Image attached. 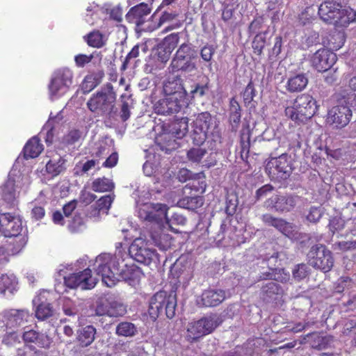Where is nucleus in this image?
Listing matches in <instances>:
<instances>
[{"instance_id": "43", "label": "nucleus", "mask_w": 356, "mask_h": 356, "mask_svg": "<svg viewBox=\"0 0 356 356\" xmlns=\"http://www.w3.org/2000/svg\"><path fill=\"white\" fill-rule=\"evenodd\" d=\"M210 133L204 131L198 127L193 126L191 133V138L194 145H202L206 141L208 135Z\"/></svg>"}, {"instance_id": "9", "label": "nucleus", "mask_w": 356, "mask_h": 356, "mask_svg": "<svg viewBox=\"0 0 356 356\" xmlns=\"http://www.w3.org/2000/svg\"><path fill=\"white\" fill-rule=\"evenodd\" d=\"M129 254L136 261L145 265L159 261L155 250L150 248L147 243L141 238H136L133 241L129 248Z\"/></svg>"}, {"instance_id": "7", "label": "nucleus", "mask_w": 356, "mask_h": 356, "mask_svg": "<svg viewBox=\"0 0 356 356\" xmlns=\"http://www.w3.org/2000/svg\"><path fill=\"white\" fill-rule=\"evenodd\" d=\"M72 269L71 265H60L58 269L60 275H63L65 285L71 289H90L96 285L97 279L91 275V270L86 268L82 272L74 273L68 276L64 275V268Z\"/></svg>"}, {"instance_id": "34", "label": "nucleus", "mask_w": 356, "mask_h": 356, "mask_svg": "<svg viewBox=\"0 0 356 356\" xmlns=\"http://www.w3.org/2000/svg\"><path fill=\"white\" fill-rule=\"evenodd\" d=\"M193 126L211 134H213L214 130L216 128V125L213 123L210 113L208 112L199 113L194 121Z\"/></svg>"}, {"instance_id": "21", "label": "nucleus", "mask_w": 356, "mask_h": 356, "mask_svg": "<svg viewBox=\"0 0 356 356\" xmlns=\"http://www.w3.org/2000/svg\"><path fill=\"white\" fill-rule=\"evenodd\" d=\"M47 291H42L37 295L33 300L35 307V316L39 320H45L52 316L54 310L51 304L47 301Z\"/></svg>"}, {"instance_id": "8", "label": "nucleus", "mask_w": 356, "mask_h": 356, "mask_svg": "<svg viewBox=\"0 0 356 356\" xmlns=\"http://www.w3.org/2000/svg\"><path fill=\"white\" fill-rule=\"evenodd\" d=\"M30 177L28 175H17L15 170L9 174V178L1 189L3 200L8 202H13L17 197V194L20 191H26L30 184Z\"/></svg>"}, {"instance_id": "20", "label": "nucleus", "mask_w": 356, "mask_h": 356, "mask_svg": "<svg viewBox=\"0 0 356 356\" xmlns=\"http://www.w3.org/2000/svg\"><path fill=\"white\" fill-rule=\"evenodd\" d=\"M296 204V197L279 195H273L265 202L266 208L275 209L277 211H289L295 207Z\"/></svg>"}, {"instance_id": "3", "label": "nucleus", "mask_w": 356, "mask_h": 356, "mask_svg": "<svg viewBox=\"0 0 356 356\" xmlns=\"http://www.w3.org/2000/svg\"><path fill=\"white\" fill-rule=\"evenodd\" d=\"M175 296L168 295L165 291H159L150 299L148 312L150 318L155 321L159 315L165 312L166 316L172 318L175 314Z\"/></svg>"}, {"instance_id": "45", "label": "nucleus", "mask_w": 356, "mask_h": 356, "mask_svg": "<svg viewBox=\"0 0 356 356\" xmlns=\"http://www.w3.org/2000/svg\"><path fill=\"white\" fill-rule=\"evenodd\" d=\"M179 207L188 209H194L202 205V199L199 197H188L178 202Z\"/></svg>"}, {"instance_id": "17", "label": "nucleus", "mask_w": 356, "mask_h": 356, "mask_svg": "<svg viewBox=\"0 0 356 356\" xmlns=\"http://www.w3.org/2000/svg\"><path fill=\"white\" fill-rule=\"evenodd\" d=\"M150 12L151 8L147 3H141L131 8L127 14L126 18L129 22L136 24L138 29L144 31L143 29L149 26L144 25Z\"/></svg>"}, {"instance_id": "51", "label": "nucleus", "mask_w": 356, "mask_h": 356, "mask_svg": "<svg viewBox=\"0 0 356 356\" xmlns=\"http://www.w3.org/2000/svg\"><path fill=\"white\" fill-rule=\"evenodd\" d=\"M289 274L283 269H275L272 273H268L266 278L273 279L280 282H285L289 279Z\"/></svg>"}, {"instance_id": "60", "label": "nucleus", "mask_w": 356, "mask_h": 356, "mask_svg": "<svg viewBox=\"0 0 356 356\" xmlns=\"http://www.w3.org/2000/svg\"><path fill=\"white\" fill-rule=\"evenodd\" d=\"M215 53V49L211 45H206L202 48L200 51V56L202 58L206 61L209 62Z\"/></svg>"}, {"instance_id": "30", "label": "nucleus", "mask_w": 356, "mask_h": 356, "mask_svg": "<svg viewBox=\"0 0 356 356\" xmlns=\"http://www.w3.org/2000/svg\"><path fill=\"white\" fill-rule=\"evenodd\" d=\"M356 21V11L350 7L340 8L337 17L334 21V25L346 27Z\"/></svg>"}, {"instance_id": "54", "label": "nucleus", "mask_w": 356, "mask_h": 356, "mask_svg": "<svg viewBox=\"0 0 356 356\" xmlns=\"http://www.w3.org/2000/svg\"><path fill=\"white\" fill-rule=\"evenodd\" d=\"M135 325L130 322H122L116 327V334H135Z\"/></svg>"}, {"instance_id": "19", "label": "nucleus", "mask_w": 356, "mask_h": 356, "mask_svg": "<svg viewBox=\"0 0 356 356\" xmlns=\"http://www.w3.org/2000/svg\"><path fill=\"white\" fill-rule=\"evenodd\" d=\"M298 112L305 120L311 118L316 112L317 106L315 99L308 94L298 96L294 101Z\"/></svg>"}, {"instance_id": "27", "label": "nucleus", "mask_w": 356, "mask_h": 356, "mask_svg": "<svg viewBox=\"0 0 356 356\" xmlns=\"http://www.w3.org/2000/svg\"><path fill=\"white\" fill-rule=\"evenodd\" d=\"M49 160L46 163V172L51 177H56L65 170L66 160L56 152H51L47 156Z\"/></svg>"}, {"instance_id": "47", "label": "nucleus", "mask_w": 356, "mask_h": 356, "mask_svg": "<svg viewBox=\"0 0 356 356\" xmlns=\"http://www.w3.org/2000/svg\"><path fill=\"white\" fill-rule=\"evenodd\" d=\"M87 42L88 45L96 48L102 47L104 44L103 36L99 31L92 32L88 34Z\"/></svg>"}, {"instance_id": "39", "label": "nucleus", "mask_w": 356, "mask_h": 356, "mask_svg": "<svg viewBox=\"0 0 356 356\" xmlns=\"http://www.w3.org/2000/svg\"><path fill=\"white\" fill-rule=\"evenodd\" d=\"M156 141L160 145L161 149L165 151V152H168L177 147L175 140L171 139V136L168 134H161L156 138Z\"/></svg>"}, {"instance_id": "5", "label": "nucleus", "mask_w": 356, "mask_h": 356, "mask_svg": "<svg viewBox=\"0 0 356 356\" xmlns=\"http://www.w3.org/2000/svg\"><path fill=\"white\" fill-rule=\"evenodd\" d=\"M266 172L272 180L280 181L288 178L292 172V163L287 154L271 157L266 161Z\"/></svg>"}, {"instance_id": "36", "label": "nucleus", "mask_w": 356, "mask_h": 356, "mask_svg": "<svg viewBox=\"0 0 356 356\" xmlns=\"http://www.w3.org/2000/svg\"><path fill=\"white\" fill-rule=\"evenodd\" d=\"M150 237L154 245L162 250H167L170 245V236L162 233L159 229L150 233Z\"/></svg>"}, {"instance_id": "57", "label": "nucleus", "mask_w": 356, "mask_h": 356, "mask_svg": "<svg viewBox=\"0 0 356 356\" xmlns=\"http://www.w3.org/2000/svg\"><path fill=\"white\" fill-rule=\"evenodd\" d=\"M52 120H53V119L51 117L50 118H49L48 121L47 122V123L44 124V126L43 127L42 131L40 134V136H42L44 134L43 132L44 131H47L45 141L48 144L52 143V140H53L54 126L51 124Z\"/></svg>"}, {"instance_id": "61", "label": "nucleus", "mask_w": 356, "mask_h": 356, "mask_svg": "<svg viewBox=\"0 0 356 356\" xmlns=\"http://www.w3.org/2000/svg\"><path fill=\"white\" fill-rule=\"evenodd\" d=\"M171 53L172 52L165 49L161 45H158L156 54L160 62L165 63L169 60Z\"/></svg>"}, {"instance_id": "4", "label": "nucleus", "mask_w": 356, "mask_h": 356, "mask_svg": "<svg viewBox=\"0 0 356 356\" xmlns=\"http://www.w3.org/2000/svg\"><path fill=\"white\" fill-rule=\"evenodd\" d=\"M73 76V72L67 67L56 70L48 86L49 98L56 100L64 95L72 84Z\"/></svg>"}, {"instance_id": "11", "label": "nucleus", "mask_w": 356, "mask_h": 356, "mask_svg": "<svg viewBox=\"0 0 356 356\" xmlns=\"http://www.w3.org/2000/svg\"><path fill=\"white\" fill-rule=\"evenodd\" d=\"M351 117L350 106L341 102L328 111L326 121L334 127L341 129L349 123Z\"/></svg>"}, {"instance_id": "24", "label": "nucleus", "mask_w": 356, "mask_h": 356, "mask_svg": "<svg viewBox=\"0 0 356 356\" xmlns=\"http://www.w3.org/2000/svg\"><path fill=\"white\" fill-rule=\"evenodd\" d=\"M1 316L6 321L5 325L7 329L12 330L17 325H21L24 323V320L29 317L28 310L21 309H10L5 311Z\"/></svg>"}, {"instance_id": "25", "label": "nucleus", "mask_w": 356, "mask_h": 356, "mask_svg": "<svg viewBox=\"0 0 356 356\" xmlns=\"http://www.w3.org/2000/svg\"><path fill=\"white\" fill-rule=\"evenodd\" d=\"M225 298L226 293L224 290L209 289L202 292L198 303L205 307H216L222 302Z\"/></svg>"}, {"instance_id": "18", "label": "nucleus", "mask_w": 356, "mask_h": 356, "mask_svg": "<svg viewBox=\"0 0 356 356\" xmlns=\"http://www.w3.org/2000/svg\"><path fill=\"white\" fill-rule=\"evenodd\" d=\"M178 13L164 12L159 17V21L154 22L153 24L148 26L147 28L143 29L145 31H153L159 29L163 25L168 24V25L162 31L163 33H165L172 30L178 29L181 26V23L177 19Z\"/></svg>"}, {"instance_id": "6", "label": "nucleus", "mask_w": 356, "mask_h": 356, "mask_svg": "<svg viewBox=\"0 0 356 356\" xmlns=\"http://www.w3.org/2000/svg\"><path fill=\"white\" fill-rule=\"evenodd\" d=\"M307 259L310 266L324 273L329 272L334 265L331 251L323 244L313 245L307 254Z\"/></svg>"}, {"instance_id": "13", "label": "nucleus", "mask_w": 356, "mask_h": 356, "mask_svg": "<svg viewBox=\"0 0 356 356\" xmlns=\"http://www.w3.org/2000/svg\"><path fill=\"white\" fill-rule=\"evenodd\" d=\"M263 222L269 226H273L281 233L292 240H298L300 233L298 227L293 224L286 222L282 218H277L270 214H264L262 216Z\"/></svg>"}, {"instance_id": "12", "label": "nucleus", "mask_w": 356, "mask_h": 356, "mask_svg": "<svg viewBox=\"0 0 356 356\" xmlns=\"http://www.w3.org/2000/svg\"><path fill=\"white\" fill-rule=\"evenodd\" d=\"M187 104V99L168 96L158 101L154 106L155 112L161 115H171L179 112Z\"/></svg>"}, {"instance_id": "58", "label": "nucleus", "mask_w": 356, "mask_h": 356, "mask_svg": "<svg viewBox=\"0 0 356 356\" xmlns=\"http://www.w3.org/2000/svg\"><path fill=\"white\" fill-rule=\"evenodd\" d=\"M255 96V90L252 83L250 81L243 92V98L245 104L250 103Z\"/></svg>"}, {"instance_id": "55", "label": "nucleus", "mask_w": 356, "mask_h": 356, "mask_svg": "<svg viewBox=\"0 0 356 356\" xmlns=\"http://www.w3.org/2000/svg\"><path fill=\"white\" fill-rule=\"evenodd\" d=\"M285 115L294 121L302 122L305 120L302 115L298 112V108L296 107L294 103L293 104V106H287L286 108Z\"/></svg>"}, {"instance_id": "44", "label": "nucleus", "mask_w": 356, "mask_h": 356, "mask_svg": "<svg viewBox=\"0 0 356 356\" xmlns=\"http://www.w3.org/2000/svg\"><path fill=\"white\" fill-rule=\"evenodd\" d=\"M307 337H311V346L315 349H323L330 342V336L322 335H307Z\"/></svg>"}, {"instance_id": "2", "label": "nucleus", "mask_w": 356, "mask_h": 356, "mask_svg": "<svg viewBox=\"0 0 356 356\" xmlns=\"http://www.w3.org/2000/svg\"><path fill=\"white\" fill-rule=\"evenodd\" d=\"M116 94L111 83H108L93 94L87 102L88 108L98 115H109L114 106Z\"/></svg>"}, {"instance_id": "59", "label": "nucleus", "mask_w": 356, "mask_h": 356, "mask_svg": "<svg viewBox=\"0 0 356 356\" xmlns=\"http://www.w3.org/2000/svg\"><path fill=\"white\" fill-rule=\"evenodd\" d=\"M322 216L321 208L312 207L310 208L307 219L312 222H316Z\"/></svg>"}, {"instance_id": "40", "label": "nucleus", "mask_w": 356, "mask_h": 356, "mask_svg": "<svg viewBox=\"0 0 356 356\" xmlns=\"http://www.w3.org/2000/svg\"><path fill=\"white\" fill-rule=\"evenodd\" d=\"M91 187L94 191L102 193L111 191L113 188V184L110 179L103 177L93 181Z\"/></svg>"}, {"instance_id": "35", "label": "nucleus", "mask_w": 356, "mask_h": 356, "mask_svg": "<svg viewBox=\"0 0 356 356\" xmlns=\"http://www.w3.org/2000/svg\"><path fill=\"white\" fill-rule=\"evenodd\" d=\"M188 129V119L187 118H181L177 120L172 125L171 134L177 138H183Z\"/></svg>"}, {"instance_id": "37", "label": "nucleus", "mask_w": 356, "mask_h": 356, "mask_svg": "<svg viewBox=\"0 0 356 356\" xmlns=\"http://www.w3.org/2000/svg\"><path fill=\"white\" fill-rule=\"evenodd\" d=\"M230 123L233 130H236L241 120V107L238 102L232 98L230 100Z\"/></svg>"}, {"instance_id": "33", "label": "nucleus", "mask_w": 356, "mask_h": 356, "mask_svg": "<svg viewBox=\"0 0 356 356\" xmlns=\"http://www.w3.org/2000/svg\"><path fill=\"white\" fill-rule=\"evenodd\" d=\"M308 83L305 74H298L291 76L286 83V89L291 92H298L304 90Z\"/></svg>"}, {"instance_id": "31", "label": "nucleus", "mask_w": 356, "mask_h": 356, "mask_svg": "<svg viewBox=\"0 0 356 356\" xmlns=\"http://www.w3.org/2000/svg\"><path fill=\"white\" fill-rule=\"evenodd\" d=\"M113 200V198L109 195L99 198L95 204L91 207V211L89 213L90 217L96 218L101 213L107 214Z\"/></svg>"}, {"instance_id": "29", "label": "nucleus", "mask_w": 356, "mask_h": 356, "mask_svg": "<svg viewBox=\"0 0 356 356\" xmlns=\"http://www.w3.org/2000/svg\"><path fill=\"white\" fill-rule=\"evenodd\" d=\"M18 280L13 274H2L0 276V294L6 296L8 293L13 296L18 291Z\"/></svg>"}, {"instance_id": "22", "label": "nucleus", "mask_w": 356, "mask_h": 356, "mask_svg": "<svg viewBox=\"0 0 356 356\" xmlns=\"http://www.w3.org/2000/svg\"><path fill=\"white\" fill-rule=\"evenodd\" d=\"M125 312V305L115 300H106L98 304L96 308V314L99 316H122Z\"/></svg>"}, {"instance_id": "62", "label": "nucleus", "mask_w": 356, "mask_h": 356, "mask_svg": "<svg viewBox=\"0 0 356 356\" xmlns=\"http://www.w3.org/2000/svg\"><path fill=\"white\" fill-rule=\"evenodd\" d=\"M92 55L78 54L74 57V61L77 67H83L92 60Z\"/></svg>"}, {"instance_id": "48", "label": "nucleus", "mask_w": 356, "mask_h": 356, "mask_svg": "<svg viewBox=\"0 0 356 356\" xmlns=\"http://www.w3.org/2000/svg\"><path fill=\"white\" fill-rule=\"evenodd\" d=\"M98 162L96 160L91 159L86 161L85 163L79 162L76 165L74 170H76V174H83L86 173L91 169L95 168L96 165Z\"/></svg>"}, {"instance_id": "1", "label": "nucleus", "mask_w": 356, "mask_h": 356, "mask_svg": "<svg viewBox=\"0 0 356 356\" xmlns=\"http://www.w3.org/2000/svg\"><path fill=\"white\" fill-rule=\"evenodd\" d=\"M93 268L108 287L115 286L120 280H124L130 285L135 284L142 274L137 266L129 265L119 254L114 256L106 253L99 254L95 259Z\"/></svg>"}, {"instance_id": "14", "label": "nucleus", "mask_w": 356, "mask_h": 356, "mask_svg": "<svg viewBox=\"0 0 356 356\" xmlns=\"http://www.w3.org/2000/svg\"><path fill=\"white\" fill-rule=\"evenodd\" d=\"M22 229V220L19 216L10 213H3L0 216V232L5 237L17 236Z\"/></svg>"}, {"instance_id": "42", "label": "nucleus", "mask_w": 356, "mask_h": 356, "mask_svg": "<svg viewBox=\"0 0 356 356\" xmlns=\"http://www.w3.org/2000/svg\"><path fill=\"white\" fill-rule=\"evenodd\" d=\"M179 40V35L178 33H174L166 36L163 41L159 44L165 49L172 52L177 47Z\"/></svg>"}, {"instance_id": "26", "label": "nucleus", "mask_w": 356, "mask_h": 356, "mask_svg": "<svg viewBox=\"0 0 356 356\" xmlns=\"http://www.w3.org/2000/svg\"><path fill=\"white\" fill-rule=\"evenodd\" d=\"M342 6L332 1H325L321 3L318 8V14L321 18L325 22L334 24L340 8Z\"/></svg>"}, {"instance_id": "56", "label": "nucleus", "mask_w": 356, "mask_h": 356, "mask_svg": "<svg viewBox=\"0 0 356 356\" xmlns=\"http://www.w3.org/2000/svg\"><path fill=\"white\" fill-rule=\"evenodd\" d=\"M84 225V220L80 215H75L68 224V228L71 232H75L81 230Z\"/></svg>"}, {"instance_id": "16", "label": "nucleus", "mask_w": 356, "mask_h": 356, "mask_svg": "<svg viewBox=\"0 0 356 356\" xmlns=\"http://www.w3.org/2000/svg\"><path fill=\"white\" fill-rule=\"evenodd\" d=\"M337 55L327 49H321L312 58L313 67L318 72L329 70L336 62Z\"/></svg>"}, {"instance_id": "64", "label": "nucleus", "mask_w": 356, "mask_h": 356, "mask_svg": "<svg viewBox=\"0 0 356 356\" xmlns=\"http://www.w3.org/2000/svg\"><path fill=\"white\" fill-rule=\"evenodd\" d=\"M139 49H140V45L136 44L132 48L131 51L127 54V56H126L125 60L123 63V65H122V67L124 69L126 68V66L128 65V63L130 62V60L131 59L136 58L138 56Z\"/></svg>"}, {"instance_id": "46", "label": "nucleus", "mask_w": 356, "mask_h": 356, "mask_svg": "<svg viewBox=\"0 0 356 356\" xmlns=\"http://www.w3.org/2000/svg\"><path fill=\"white\" fill-rule=\"evenodd\" d=\"M81 131L76 129H72L63 136L62 142L67 145H73L79 140V139L81 138Z\"/></svg>"}, {"instance_id": "10", "label": "nucleus", "mask_w": 356, "mask_h": 356, "mask_svg": "<svg viewBox=\"0 0 356 356\" xmlns=\"http://www.w3.org/2000/svg\"><path fill=\"white\" fill-rule=\"evenodd\" d=\"M167 205L161 203L147 202L138 208V216L140 218L149 222H155L159 224L163 220L168 221Z\"/></svg>"}, {"instance_id": "63", "label": "nucleus", "mask_w": 356, "mask_h": 356, "mask_svg": "<svg viewBox=\"0 0 356 356\" xmlns=\"http://www.w3.org/2000/svg\"><path fill=\"white\" fill-rule=\"evenodd\" d=\"M95 340V335H77L76 342L81 347L89 346Z\"/></svg>"}, {"instance_id": "23", "label": "nucleus", "mask_w": 356, "mask_h": 356, "mask_svg": "<svg viewBox=\"0 0 356 356\" xmlns=\"http://www.w3.org/2000/svg\"><path fill=\"white\" fill-rule=\"evenodd\" d=\"M163 91L166 95L186 99V92L179 76H169L164 83Z\"/></svg>"}, {"instance_id": "32", "label": "nucleus", "mask_w": 356, "mask_h": 356, "mask_svg": "<svg viewBox=\"0 0 356 356\" xmlns=\"http://www.w3.org/2000/svg\"><path fill=\"white\" fill-rule=\"evenodd\" d=\"M43 145L40 143L38 136L31 138L24 147V155L26 159H34L42 152Z\"/></svg>"}, {"instance_id": "41", "label": "nucleus", "mask_w": 356, "mask_h": 356, "mask_svg": "<svg viewBox=\"0 0 356 356\" xmlns=\"http://www.w3.org/2000/svg\"><path fill=\"white\" fill-rule=\"evenodd\" d=\"M207 154L208 152L204 148L194 147L188 151L187 157L193 163H200Z\"/></svg>"}, {"instance_id": "50", "label": "nucleus", "mask_w": 356, "mask_h": 356, "mask_svg": "<svg viewBox=\"0 0 356 356\" xmlns=\"http://www.w3.org/2000/svg\"><path fill=\"white\" fill-rule=\"evenodd\" d=\"M262 292L269 298H271L273 295L280 294L282 292V289L277 283L270 282L262 286Z\"/></svg>"}, {"instance_id": "28", "label": "nucleus", "mask_w": 356, "mask_h": 356, "mask_svg": "<svg viewBox=\"0 0 356 356\" xmlns=\"http://www.w3.org/2000/svg\"><path fill=\"white\" fill-rule=\"evenodd\" d=\"M196 57V52L191 44H181L177 50L170 65V67H179V64L188 60H193Z\"/></svg>"}, {"instance_id": "53", "label": "nucleus", "mask_w": 356, "mask_h": 356, "mask_svg": "<svg viewBox=\"0 0 356 356\" xmlns=\"http://www.w3.org/2000/svg\"><path fill=\"white\" fill-rule=\"evenodd\" d=\"M309 274V268L305 264H298L293 270V276L297 280L305 278Z\"/></svg>"}, {"instance_id": "49", "label": "nucleus", "mask_w": 356, "mask_h": 356, "mask_svg": "<svg viewBox=\"0 0 356 356\" xmlns=\"http://www.w3.org/2000/svg\"><path fill=\"white\" fill-rule=\"evenodd\" d=\"M172 72L181 70L183 72L190 73L197 70V65L193 60H188L179 64V67L173 66L170 67Z\"/></svg>"}, {"instance_id": "52", "label": "nucleus", "mask_w": 356, "mask_h": 356, "mask_svg": "<svg viewBox=\"0 0 356 356\" xmlns=\"http://www.w3.org/2000/svg\"><path fill=\"white\" fill-rule=\"evenodd\" d=\"M266 40L264 34L257 35L252 42V48L254 52L257 55H260L265 47Z\"/></svg>"}, {"instance_id": "38", "label": "nucleus", "mask_w": 356, "mask_h": 356, "mask_svg": "<svg viewBox=\"0 0 356 356\" xmlns=\"http://www.w3.org/2000/svg\"><path fill=\"white\" fill-rule=\"evenodd\" d=\"M24 343H34L41 348H49L51 343V339L49 335H22Z\"/></svg>"}, {"instance_id": "15", "label": "nucleus", "mask_w": 356, "mask_h": 356, "mask_svg": "<svg viewBox=\"0 0 356 356\" xmlns=\"http://www.w3.org/2000/svg\"><path fill=\"white\" fill-rule=\"evenodd\" d=\"M219 325L218 318L210 316L188 323L186 330L191 334H211Z\"/></svg>"}]
</instances>
